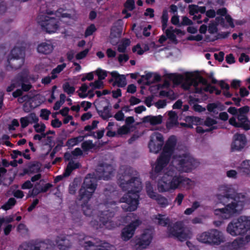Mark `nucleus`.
Segmentation results:
<instances>
[{
	"label": "nucleus",
	"instance_id": "f257e3e1",
	"mask_svg": "<svg viewBox=\"0 0 250 250\" xmlns=\"http://www.w3.org/2000/svg\"><path fill=\"white\" fill-rule=\"evenodd\" d=\"M164 138L161 133L154 132L151 135L148 144L149 151L157 154L163 148L162 152L156 160L153 169L150 173V177L152 180H155L169 163L176 145L175 136H171L164 146Z\"/></svg>",
	"mask_w": 250,
	"mask_h": 250
},
{
	"label": "nucleus",
	"instance_id": "f03ea898",
	"mask_svg": "<svg viewBox=\"0 0 250 250\" xmlns=\"http://www.w3.org/2000/svg\"><path fill=\"white\" fill-rule=\"evenodd\" d=\"M221 193L216 195L218 203L225 207L214 210V214L220 219H229L239 214L245 205V195L237 193L232 185H222L219 187Z\"/></svg>",
	"mask_w": 250,
	"mask_h": 250
},
{
	"label": "nucleus",
	"instance_id": "7ed1b4c3",
	"mask_svg": "<svg viewBox=\"0 0 250 250\" xmlns=\"http://www.w3.org/2000/svg\"><path fill=\"white\" fill-rule=\"evenodd\" d=\"M118 181L121 188L128 192L120 199L122 208L125 211H134L139 204V191L137 189L141 185L139 178L125 172L119 176Z\"/></svg>",
	"mask_w": 250,
	"mask_h": 250
},
{
	"label": "nucleus",
	"instance_id": "20e7f679",
	"mask_svg": "<svg viewBox=\"0 0 250 250\" xmlns=\"http://www.w3.org/2000/svg\"><path fill=\"white\" fill-rule=\"evenodd\" d=\"M165 216V215L158 213L153 215L151 219L154 223L160 226L168 227L169 237H173L181 242L185 241L189 238L188 233L185 231L181 223L177 222L172 226H170V224L171 223L170 219L168 217L163 218Z\"/></svg>",
	"mask_w": 250,
	"mask_h": 250
},
{
	"label": "nucleus",
	"instance_id": "39448f33",
	"mask_svg": "<svg viewBox=\"0 0 250 250\" xmlns=\"http://www.w3.org/2000/svg\"><path fill=\"white\" fill-rule=\"evenodd\" d=\"M59 9L54 13L52 11L46 10L48 15H39L37 17V22L42 29L47 33L56 32L59 28L61 17H65L64 14H62Z\"/></svg>",
	"mask_w": 250,
	"mask_h": 250
},
{
	"label": "nucleus",
	"instance_id": "423d86ee",
	"mask_svg": "<svg viewBox=\"0 0 250 250\" xmlns=\"http://www.w3.org/2000/svg\"><path fill=\"white\" fill-rule=\"evenodd\" d=\"M172 167L176 170L180 172H189L197 167L199 162L189 153L175 155L171 162Z\"/></svg>",
	"mask_w": 250,
	"mask_h": 250
},
{
	"label": "nucleus",
	"instance_id": "0eeeda50",
	"mask_svg": "<svg viewBox=\"0 0 250 250\" xmlns=\"http://www.w3.org/2000/svg\"><path fill=\"white\" fill-rule=\"evenodd\" d=\"M227 231L231 236L250 234V220L245 216H241L237 219L230 222L227 228Z\"/></svg>",
	"mask_w": 250,
	"mask_h": 250
},
{
	"label": "nucleus",
	"instance_id": "6e6552de",
	"mask_svg": "<svg viewBox=\"0 0 250 250\" xmlns=\"http://www.w3.org/2000/svg\"><path fill=\"white\" fill-rule=\"evenodd\" d=\"M232 115L229 120L230 125L235 127L241 128L248 131L250 129V121L249 120L247 113L250 110H227Z\"/></svg>",
	"mask_w": 250,
	"mask_h": 250
},
{
	"label": "nucleus",
	"instance_id": "1a4fd4ad",
	"mask_svg": "<svg viewBox=\"0 0 250 250\" xmlns=\"http://www.w3.org/2000/svg\"><path fill=\"white\" fill-rule=\"evenodd\" d=\"M25 50L21 47H15L7 57V69L17 70L20 68L24 62Z\"/></svg>",
	"mask_w": 250,
	"mask_h": 250
},
{
	"label": "nucleus",
	"instance_id": "9d476101",
	"mask_svg": "<svg viewBox=\"0 0 250 250\" xmlns=\"http://www.w3.org/2000/svg\"><path fill=\"white\" fill-rule=\"evenodd\" d=\"M197 239L201 243L210 246H218L224 241L221 231L216 229H211L198 235Z\"/></svg>",
	"mask_w": 250,
	"mask_h": 250
},
{
	"label": "nucleus",
	"instance_id": "9b49d317",
	"mask_svg": "<svg viewBox=\"0 0 250 250\" xmlns=\"http://www.w3.org/2000/svg\"><path fill=\"white\" fill-rule=\"evenodd\" d=\"M179 172L173 168L169 167L167 173L172 189H175L179 186H182L189 179L182 176Z\"/></svg>",
	"mask_w": 250,
	"mask_h": 250
},
{
	"label": "nucleus",
	"instance_id": "f8f14e48",
	"mask_svg": "<svg viewBox=\"0 0 250 250\" xmlns=\"http://www.w3.org/2000/svg\"><path fill=\"white\" fill-rule=\"evenodd\" d=\"M250 241V234L245 238H238L231 242H227L222 246V250H242L246 244Z\"/></svg>",
	"mask_w": 250,
	"mask_h": 250
},
{
	"label": "nucleus",
	"instance_id": "ddd939ff",
	"mask_svg": "<svg viewBox=\"0 0 250 250\" xmlns=\"http://www.w3.org/2000/svg\"><path fill=\"white\" fill-rule=\"evenodd\" d=\"M247 142L245 135L237 133L233 135L231 149L232 151H240L245 147Z\"/></svg>",
	"mask_w": 250,
	"mask_h": 250
},
{
	"label": "nucleus",
	"instance_id": "4468645a",
	"mask_svg": "<svg viewBox=\"0 0 250 250\" xmlns=\"http://www.w3.org/2000/svg\"><path fill=\"white\" fill-rule=\"evenodd\" d=\"M113 172V168L110 165L102 164L100 165L96 171V176L99 179L108 180Z\"/></svg>",
	"mask_w": 250,
	"mask_h": 250
},
{
	"label": "nucleus",
	"instance_id": "2eb2a0df",
	"mask_svg": "<svg viewBox=\"0 0 250 250\" xmlns=\"http://www.w3.org/2000/svg\"><path fill=\"white\" fill-rule=\"evenodd\" d=\"M97 178L96 175L89 174L84 179L82 188L95 191L97 186Z\"/></svg>",
	"mask_w": 250,
	"mask_h": 250
},
{
	"label": "nucleus",
	"instance_id": "dca6fc26",
	"mask_svg": "<svg viewBox=\"0 0 250 250\" xmlns=\"http://www.w3.org/2000/svg\"><path fill=\"white\" fill-rule=\"evenodd\" d=\"M139 226L137 221L133 222L122 229L121 237L124 241H127L133 236L135 229Z\"/></svg>",
	"mask_w": 250,
	"mask_h": 250
},
{
	"label": "nucleus",
	"instance_id": "f3484780",
	"mask_svg": "<svg viewBox=\"0 0 250 250\" xmlns=\"http://www.w3.org/2000/svg\"><path fill=\"white\" fill-rule=\"evenodd\" d=\"M157 188L160 192H164L172 189L167 171L158 181Z\"/></svg>",
	"mask_w": 250,
	"mask_h": 250
},
{
	"label": "nucleus",
	"instance_id": "a211bd4d",
	"mask_svg": "<svg viewBox=\"0 0 250 250\" xmlns=\"http://www.w3.org/2000/svg\"><path fill=\"white\" fill-rule=\"evenodd\" d=\"M153 237L152 229H145L142 233V250L149 245Z\"/></svg>",
	"mask_w": 250,
	"mask_h": 250
},
{
	"label": "nucleus",
	"instance_id": "6ab92c4d",
	"mask_svg": "<svg viewBox=\"0 0 250 250\" xmlns=\"http://www.w3.org/2000/svg\"><path fill=\"white\" fill-rule=\"evenodd\" d=\"M99 219L101 223L100 226L102 228L105 227L108 229H111L116 226V224L111 220L107 213H101Z\"/></svg>",
	"mask_w": 250,
	"mask_h": 250
},
{
	"label": "nucleus",
	"instance_id": "aec40b11",
	"mask_svg": "<svg viewBox=\"0 0 250 250\" xmlns=\"http://www.w3.org/2000/svg\"><path fill=\"white\" fill-rule=\"evenodd\" d=\"M37 51L43 54H49L54 49V46L50 42H42L37 46Z\"/></svg>",
	"mask_w": 250,
	"mask_h": 250
},
{
	"label": "nucleus",
	"instance_id": "412c9836",
	"mask_svg": "<svg viewBox=\"0 0 250 250\" xmlns=\"http://www.w3.org/2000/svg\"><path fill=\"white\" fill-rule=\"evenodd\" d=\"M94 192V191L81 187L79 190V200L82 201L83 203H87Z\"/></svg>",
	"mask_w": 250,
	"mask_h": 250
},
{
	"label": "nucleus",
	"instance_id": "4be33fe9",
	"mask_svg": "<svg viewBox=\"0 0 250 250\" xmlns=\"http://www.w3.org/2000/svg\"><path fill=\"white\" fill-rule=\"evenodd\" d=\"M168 115L169 116L168 121L167 122L166 126L167 128L170 129L179 124L178 116L177 113L173 110H169Z\"/></svg>",
	"mask_w": 250,
	"mask_h": 250
},
{
	"label": "nucleus",
	"instance_id": "5701e85b",
	"mask_svg": "<svg viewBox=\"0 0 250 250\" xmlns=\"http://www.w3.org/2000/svg\"><path fill=\"white\" fill-rule=\"evenodd\" d=\"M198 125H204L208 127L216 126L222 128L221 125H218L216 119H212L210 117H207L204 120L203 119L198 117Z\"/></svg>",
	"mask_w": 250,
	"mask_h": 250
},
{
	"label": "nucleus",
	"instance_id": "b1692460",
	"mask_svg": "<svg viewBox=\"0 0 250 250\" xmlns=\"http://www.w3.org/2000/svg\"><path fill=\"white\" fill-rule=\"evenodd\" d=\"M163 117L161 115L156 116H147L142 119V123H149L150 125H155L162 123Z\"/></svg>",
	"mask_w": 250,
	"mask_h": 250
},
{
	"label": "nucleus",
	"instance_id": "393cba45",
	"mask_svg": "<svg viewBox=\"0 0 250 250\" xmlns=\"http://www.w3.org/2000/svg\"><path fill=\"white\" fill-rule=\"evenodd\" d=\"M185 120L186 123H181L180 124L182 127L192 128L193 125H198V121L199 120L197 117L187 116Z\"/></svg>",
	"mask_w": 250,
	"mask_h": 250
},
{
	"label": "nucleus",
	"instance_id": "a878e982",
	"mask_svg": "<svg viewBox=\"0 0 250 250\" xmlns=\"http://www.w3.org/2000/svg\"><path fill=\"white\" fill-rule=\"evenodd\" d=\"M83 245L87 250H90L91 247H98L95 250H112V247L108 244H105L104 245H97L90 241H84Z\"/></svg>",
	"mask_w": 250,
	"mask_h": 250
},
{
	"label": "nucleus",
	"instance_id": "bb28decb",
	"mask_svg": "<svg viewBox=\"0 0 250 250\" xmlns=\"http://www.w3.org/2000/svg\"><path fill=\"white\" fill-rule=\"evenodd\" d=\"M111 75L115 79L118 86L123 87L126 85V78L124 75H120L117 71H113Z\"/></svg>",
	"mask_w": 250,
	"mask_h": 250
},
{
	"label": "nucleus",
	"instance_id": "cd10ccee",
	"mask_svg": "<svg viewBox=\"0 0 250 250\" xmlns=\"http://www.w3.org/2000/svg\"><path fill=\"white\" fill-rule=\"evenodd\" d=\"M167 78L172 81L175 85H179L184 80V77L179 74L170 73L168 74Z\"/></svg>",
	"mask_w": 250,
	"mask_h": 250
},
{
	"label": "nucleus",
	"instance_id": "c85d7f7f",
	"mask_svg": "<svg viewBox=\"0 0 250 250\" xmlns=\"http://www.w3.org/2000/svg\"><path fill=\"white\" fill-rule=\"evenodd\" d=\"M80 166L81 165L79 163H75L73 161H70L66 168L65 172L63 174L64 176H68L73 170L79 168Z\"/></svg>",
	"mask_w": 250,
	"mask_h": 250
},
{
	"label": "nucleus",
	"instance_id": "c756f323",
	"mask_svg": "<svg viewBox=\"0 0 250 250\" xmlns=\"http://www.w3.org/2000/svg\"><path fill=\"white\" fill-rule=\"evenodd\" d=\"M41 104V102L39 101L37 96L33 97H29L28 101H27V106H29L30 109H34L37 107Z\"/></svg>",
	"mask_w": 250,
	"mask_h": 250
},
{
	"label": "nucleus",
	"instance_id": "7c9ffc66",
	"mask_svg": "<svg viewBox=\"0 0 250 250\" xmlns=\"http://www.w3.org/2000/svg\"><path fill=\"white\" fill-rule=\"evenodd\" d=\"M30 173H38L41 171L42 164L39 162H34L28 165Z\"/></svg>",
	"mask_w": 250,
	"mask_h": 250
},
{
	"label": "nucleus",
	"instance_id": "2f4dec72",
	"mask_svg": "<svg viewBox=\"0 0 250 250\" xmlns=\"http://www.w3.org/2000/svg\"><path fill=\"white\" fill-rule=\"evenodd\" d=\"M130 44V41L129 39H123L118 46V51L121 53L125 52L126 47Z\"/></svg>",
	"mask_w": 250,
	"mask_h": 250
},
{
	"label": "nucleus",
	"instance_id": "473e14b6",
	"mask_svg": "<svg viewBox=\"0 0 250 250\" xmlns=\"http://www.w3.org/2000/svg\"><path fill=\"white\" fill-rule=\"evenodd\" d=\"M152 199L155 200L162 208H165L168 205L167 199L160 194H157L156 197Z\"/></svg>",
	"mask_w": 250,
	"mask_h": 250
},
{
	"label": "nucleus",
	"instance_id": "72a5a7b5",
	"mask_svg": "<svg viewBox=\"0 0 250 250\" xmlns=\"http://www.w3.org/2000/svg\"><path fill=\"white\" fill-rule=\"evenodd\" d=\"M27 79L26 77L21 76L19 78V81L21 84V90L23 91H28L32 87V85L30 83L25 84V82H26Z\"/></svg>",
	"mask_w": 250,
	"mask_h": 250
},
{
	"label": "nucleus",
	"instance_id": "f704fd0d",
	"mask_svg": "<svg viewBox=\"0 0 250 250\" xmlns=\"http://www.w3.org/2000/svg\"><path fill=\"white\" fill-rule=\"evenodd\" d=\"M146 189L148 196L151 199L155 198L157 194L154 191L153 187L149 181L146 183Z\"/></svg>",
	"mask_w": 250,
	"mask_h": 250
},
{
	"label": "nucleus",
	"instance_id": "c9c22d12",
	"mask_svg": "<svg viewBox=\"0 0 250 250\" xmlns=\"http://www.w3.org/2000/svg\"><path fill=\"white\" fill-rule=\"evenodd\" d=\"M57 243L60 249L65 250L69 246L68 241L64 237H58L57 240Z\"/></svg>",
	"mask_w": 250,
	"mask_h": 250
},
{
	"label": "nucleus",
	"instance_id": "e433bc0d",
	"mask_svg": "<svg viewBox=\"0 0 250 250\" xmlns=\"http://www.w3.org/2000/svg\"><path fill=\"white\" fill-rule=\"evenodd\" d=\"M168 20V15L167 10L164 9L163 11L161 17L162 28L164 30L167 27V23Z\"/></svg>",
	"mask_w": 250,
	"mask_h": 250
},
{
	"label": "nucleus",
	"instance_id": "4c0bfd02",
	"mask_svg": "<svg viewBox=\"0 0 250 250\" xmlns=\"http://www.w3.org/2000/svg\"><path fill=\"white\" fill-rule=\"evenodd\" d=\"M122 33L121 27L113 26L111 29L110 35L114 38H119Z\"/></svg>",
	"mask_w": 250,
	"mask_h": 250
},
{
	"label": "nucleus",
	"instance_id": "58836bf2",
	"mask_svg": "<svg viewBox=\"0 0 250 250\" xmlns=\"http://www.w3.org/2000/svg\"><path fill=\"white\" fill-rule=\"evenodd\" d=\"M199 206V203L197 201H195L193 203L191 208H188L185 210L184 213L186 215H190L195 209L198 208Z\"/></svg>",
	"mask_w": 250,
	"mask_h": 250
},
{
	"label": "nucleus",
	"instance_id": "ea45409f",
	"mask_svg": "<svg viewBox=\"0 0 250 250\" xmlns=\"http://www.w3.org/2000/svg\"><path fill=\"white\" fill-rule=\"evenodd\" d=\"M64 91L69 95L74 93L75 88L73 86H71L68 82L65 83L62 85Z\"/></svg>",
	"mask_w": 250,
	"mask_h": 250
},
{
	"label": "nucleus",
	"instance_id": "a19ab883",
	"mask_svg": "<svg viewBox=\"0 0 250 250\" xmlns=\"http://www.w3.org/2000/svg\"><path fill=\"white\" fill-rule=\"evenodd\" d=\"M79 139H80V141H83V137L79 136L78 137L73 138L68 140L66 142V146L69 147H70L77 145L79 142Z\"/></svg>",
	"mask_w": 250,
	"mask_h": 250
},
{
	"label": "nucleus",
	"instance_id": "79ce46f5",
	"mask_svg": "<svg viewBox=\"0 0 250 250\" xmlns=\"http://www.w3.org/2000/svg\"><path fill=\"white\" fill-rule=\"evenodd\" d=\"M159 95L162 97H167L170 99H174V93L172 90H161L159 92Z\"/></svg>",
	"mask_w": 250,
	"mask_h": 250
},
{
	"label": "nucleus",
	"instance_id": "37998d69",
	"mask_svg": "<svg viewBox=\"0 0 250 250\" xmlns=\"http://www.w3.org/2000/svg\"><path fill=\"white\" fill-rule=\"evenodd\" d=\"M16 203V199L14 198H11L4 205L1 207V208L7 210L11 208L12 206H14Z\"/></svg>",
	"mask_w": 250,
	"mask_h": 250
},
{
	"label": "nucleus",
	"instance_id": "c03bdc74",
	"mask_svg": "<svg viewBox=\"0 0 250 250\" xmlns=\"http://www.w3.org/2000/svg\"><path fill=\"white\" fill-rule=\"evenodd\" d=\"M96 30L95 25L94 24H91L86 28L84 32V37H87L92 35Z\"/></svg>",
	"mask_w": 250,
	"mask_h": 250
},
{
	"label": "nucleus",
	"instance_id": "a18cd8bd",
	"mask_svg": "<svg viewBox=\"0 0 250 250\" xmlns=\"http://www.w3.org/2000/svg\"><path fill=\"white\" fill-rule=\"evenodd\" d=\"M83 213L87 216H90L92 214L93 209L87 203H84L82 205Z\"/></svg>",
	"mask_w": 250,
	"mask_h": 250
},
{
	"label": "nucleus",
	"instance_id": "49530a36",
	"mask_svg": "<svg viewBox=\"0 0 250 250\" xmlns=\"http://www.w3.org/2000/svg\"><path fill=\"white\" fill-rule=\"evenodd\" d=\"M95 145L93 144L91 141H86L82 144V147L84 151H87L95 147Z\"/></svg>",
	"mask_w": 250,
	"mask_h": 250
},
{
	"label": "nucleus",
	"instance_id": "de8ad7c7",
	"mask_svg": "<svg viewBox=\"0 0 250 250\" xmlns=\"http://www.w3.org/2000/svg\"><path fill=\"white\" fill-rule=\"evenodd\" d=\"M89 86H91L93 89H101L104 86V83L102 81L99 80H96L94 82H92L89 83Z\"/></svg>",
	"mask_w": 250,
	"mask_h": 250
},
{
	"label": "nucleus",
	"instance_id": "09e8293b",
	"mask_svg": "<svg viewBox=\"0 0 250 250\" xmlns=\"http://www.w3.org/2000/svg\"><path fill=\"white\" fill-rule=\"evenodd\" d=\"M96 74L98 77V80L102 81L107 76L106 71L102 70L101 68H98L96 71Z\"/></svg>",
	"mask_w": 250,
	"mask_h": 250
},
{
	"label": "nucleus",
	"instance_id": "8fccbe9b",
	"mask_svg": "<svg viewBox=\"0 0 250 250\" xmlns=\"http://www.w3.org/2000/svg\"><path fill=\"white\" fill-rule=\"evenodd\" d=\"M124 6L126 9L129 11L133 10L135 8L134 0H127L124 4Z\"/></svg>",
	"mask_w": 250,
	"mask_h": 250
},
{
	"label": "nucleus",
	"instance_id": "3c124183",
	"mask_svg": "<svg viewBox=\"0 0 250 250\" xmlns=\"http://www.w3.org/2000/svg\"><path fill=\"white\" fill-rule=\"evenodd\" d=\"M89 51V49L88 48H86L83 51H81L80 52L77 54L76 55V58L77 60H82L87 55Z\"/></svg>",
	"mask_w": 250,
	"mask_h": 250
},
{
	"label": "nucleus",
	"instance_id": "603ef678",
	"mask_svg": "<svg viewBox=\"0 0 250 250\" xmlns=\"http://www.w3.org/2000/svg\"><path fill=\"white\" fill-rule=\"evenodd\" d=\"M42 192V188L38 187V185H35L34 188L31 192H29L28 196H35Z\"/></svg>",
	"mask_w": 250,
	"mask_h": 250
},
{
	"label": "nucleus",
	"instance_id": "864d4df0",
	"mask_svg": "<svg viewBox=\"0 0 250 250\" xmlns=\"http://www.w3.org/2000/svg\"><path fill=\"white\" fill-rule=\"evenodd\" d=\"M99 115L104 119H107L112 116L109 110H98Z\"/></svg>",
	"mask_w": 250,
	"mask_h": 250
},
{
	"label": "nucleus",
	"instance_id": "5fc2aeb1",
	"mask_svg": "<svg viewBox=\"0 0 250 250\" xmlns=\"http://www.w3.org/2000/svg\"><path fill=\"white\" fill-rule=\"evenodd\" d=\"M165 33L167 38L171 41H175L176 40V35L174 34L173 31L171 29H166Z\"/></svg>",
	"mask_w": 250,
	"mask_h": 250
},
{
	"label": "nucleus",
	"instance_id": "6e6d98bb",
	"mask_svg": "<svg viewBox=\"0 0 250 250\" xmlns=\"http://www.w3.org/2000/svg\"><path fill=\"white\" fill-rule=\"evenodd\" d=\"M129 128L126 125H124L119 128L117 131V134L119 135H123L127 134L129 132Z\"/></svg>",
	"mask_w": 250,
	"mask_h": 250
},
{
	"label": "nucleus",
	"instance_id": "4d7b16f0",
	"mask_svg": "<svg viewBox=\"0 0 250 250\" xmlns=\"http://www.w3.org/2000/svg\"><path fill=\"white\" fill-rule=\"evenodd\" d=\"M217 24L214 22L210 23L208 25V31L210 34H214L217 32Z\"/></svg>",
	"mask_w": 250,
	"mask_h": 250
},
{
	"label": "nucleus",
	"instance_id": "13d9d810",
	"mask_svg": "<svg viewBox=\"0 0 250 250\" xmlns=\"http://www.w3.org/2000/svg\"><path fill=\"white\" fill-rule=\"evenodd\" d=\"M35 129L37 132L42 133L45 130V126L44 124L40 125L36 123L34 126Z\"/></svg>",
	"mask_w": 250,
	"mask_h": 250
},
{
	"label": "nucleus",
	"instance_id": "bf43d9fd",
	"mask_svg": "<svg viewBox=\"0 0 250 250\" xmlns=\"http://www.w3.org/2000/svg\"><path fill=\"white\" fill-rule=\"evenodd\" d=\"M30 123H37L39 121L38 117L36 115V114L34 113H32L29 115L27 117Z\"/></svg>",
	"mask_w": 250,
	"mask_h": 250
},
{
	"label": "nucleus",
	"instance_id": "052dcab7",
	"mask_svg": "<svg viewBox=\"0 0 250 250\" xmlns=\"http://www.w3.org/2000/svg\"><path fill=\"white\" fill-rule=\"evenodd\" d=\"M29 99V96L27 95H25L19 97L18 99V101L20 103H24V106H27V101H28Z\"/></svg>",
	"mask_w": 250,
	"mask_h": 250
},
{
	"label": "nucleus",
	"instance_id": "680f3d73",
	"mask_svg": "<svg viewBox=\"0 0 250 250\" xmlns=\"http://www.w3.org/2000/svg\"><path fill=\"white\" fill-rule=\"evenodd\" d=\"M243 163L245 166H248V167L244 168L243 172L250 176V160L244 161Z\"/></svg>",
	"mask_w": 250,
	"mask_h": 250
},
{
	"label": "nucleus",
	"instance_id": "e2e57ef3",
	"mask_svg": "<svg viewBox=\"0 0 250 250\" xmlns=\"http://www.w3.org/2000/svg\"><path fill=\"white\" fill-rule=\"evenodd\" d=\"M161 88V84L152 85L149 87V91L153 94H156Z\"/></svg>",
	"mask_w": 250,
	"mask_h": 250
},
{
	"label": "nucleus",
	"instance_id": "0e129e2a",
	"mask_svg": "<svg viewBox=\"0 0 250 250\" xmlns=\"http://www.w3.org/2000/svg\"><path fill=\"white\" fill-rule=\"evenodd\" d=\"M189 13L190 15H194L195 14L198 13V5H189Z\"/></svg>",
	"mask_w": 250,
	"mask_h": 250
},
{
	"label": "nucleus",
	"instance_id": "69168bd1",
	"mask_svg": "<svg viewBox=\"0 0 250 250\" xmlns=\"http://www.w3.org/2000/svg\"><path fill=\"white\" fill-rule=\"evenodd\" d=\"M224 55L225 53L223 51H220L218 54L215 53L214 56L216 60L219 62H222L224 59Z\"/></svg>",
	"mask_w": 250,
	"mask_h": 250
},
{
	"label": "nucleus",
	"instance_id": "338daca9",
	"mask_svg": "<svg viewBox=\"0 0 250 250\" xmlns=\"http://www.w3.org/2000/svg\"><path fill=\"white\" fill-rule=\"evenodd\" d=\"M94 79V74L93 72H89L87 74H86L85 76H83L82 79L81 80L82 82H84L86 80L88 81H92Z\"/></svg>",
	"mask_w": 250,
	"mask_h": 250
},
{
	"label": "nucleus",
	"instance_id": "774afa93",
	"mask_svg": "<svg viewBox=\"0 0 250 250\" xmlns=\"http://www.w3.org/2000/svg\"><path fill=\"white\" fill-rule=\"evenodd\" d=\"M128 60L129 56L127 54H120L118 56V61L120 63L126 62Z\"/></svg>",
	"mask_w": 250,
	"mask_h": 250
}]
</instances>
